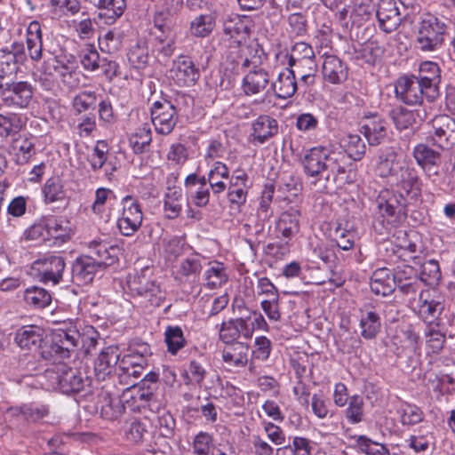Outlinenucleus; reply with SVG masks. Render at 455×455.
Segmentation results:
<instances>
[{
  "mask_svg": "<svg viewBox=\"0 0 455 455\" xmlns=\"http://www.w3.org/2000/svg\"><path fill=\"white\" fill-rule=\"evenodd\" d=\"M82 334L71 323L56 329L42 347L41 357L56 363L76 355Z\"/></svg>",
  "mask_w": 455,
  "mask_h": 455,
  "instance_id": "obj_1",
  "label": "nucleus"
},
{
  "mask_svg": "<svg viewBox=\"0 0 455 455\" xmlns=\"http://www.w3.org/2000/svg\"><path fill=\"white\" fill-rule=\"evenodd\" d=\"M412 156L417 164L423 171L426 178L442 190L450 187L452 175L448 169L442 167V154L426 143H419L414 147Z\"/></svg>",
  "mask_w": 455,
  "mask_h": 455,
  "instance_id": "obj_2",
  "label": "nucleus"
},
{
  "mask_svg": "<svg viewBox=\"0 0 455 455\" xmlns=\"http://www.w3.org/2000/svg\"><path fill=\"white\" fill-rule=\"evenodd\" d=\"M45 377L49 387L65 395H75L92 384V379L76 368H71L66 364H60L55 369H48Z\"/></svg>",
  "mask_w": 455,
  "mask_h": 455,
  "instance_id": "obj_3",
  "label": "nucleus"
},
{
  "mask_svg": "<svg viewBox=\"0 0 455 455\" xmlns=\"http://www.w3.org/2000/svg\"><path fill=\"white\" fill-rule=\"evenodd\" d=\"M446 25L437 17L428 15L421 20L416 36V47L422 52H433L443 43Z\"/></svg>",
  "mask_w": 455,
  "mask_h": 455,
  "instance_id": "obj_4",
  "label": "nucleus"
},
{
  "mask_svg": "<svg viewBox=\"0 0 455 455\" xmlns=\"http://www.w3.org/2000/svg\"><path fill=\"white\" fill-rule=\"evenodd\" d=\"M324 179L326 181L342 185L354 181L353 164L345 151H333L327 148Z\"/></svg>",
  "mask_w": 455,
  "mask_h": 455,
  "instance_id": "obj_5",
  "label": "nucleus"
},
{
  "mask_svg": "<svg viewBox=\"0 0 455 455\" xmlns=\"http://www.w3.org/2000/svg\"><path fill=\"white\" fill-rule=\"evenodd\" d=\"M378 209L387 222L397 224L407 216L408 206L411 204L397 192L383 190L377 198Z\"/></svg>",
  "mask_w": 455,
  "mask_h": 455,
  "instance_id": "obj_6",
  "label": "nucleus"
},
{
  "mask_svg": "<svg viewBox=\"0 0 455 455\" xmlns=\"http://www.w3.org/2000/svg\"><path fill=\"white\" fill-rule=\"evenodd\" d=\"M431 127L427 140L434 146L449 149L455 145V119L449 115H438L432 119Z\"/></svg>",
  "mask_w": 455,
  "mask_h": 455,
  "instance_id": "obj_7",
  "label": "nucleus"
},
{
  "mask_svg": "<svg viewBox=\"0 0 455 455\" xmlns=\"http://www.w3.org/2000/svg\"><path fill=\"white\" fill-rule=\"evenodd\" d=\"M395 92L399 100L409 106H420L427 99L425 85L414 75L400 76Z\"/></svg>",
  "mask_w": 455,
  "mask_h": 455,
  "instance_id": "obj_8",
  "label": "nucleus"
},
{
  "mask_svg": "<svg viewBox=\"0 0 455 455\" xmlns=\"http://www.w3.org/2000/svg\"><path fill=\"white\" fill-rule=\"evenodd\" d=\"M34 94V88L31 84L26 81L6 84L0 90V97L4 106L16 108H26L30 104Z\"/></svg>",
  "mask_w": 455,
  "mask_h": 455,
  "instance_id": "obj_9",
  "label": "nucleus"
},
{
  "mask_svg": "<svg viewBox=\"0 0 455 455\" xmlns=\"http://www.w3.org/2000/svg\"><path fill=\"white\" fill-rule=\"evenodd\" d=\"M122 217L117 220V227L122 235L131 236L137 232L142 224L143 213L140 204L131 196L122 200Z\"/></svg>",
  "mask_w": 455,
  "mask_h": 455,
  "instance_id": "obj_10",
  "label": "nucleus"
},
{
  "mask_svg": "<svg viewBox=\"0 0 455 455\" xmlns=\"http://www.w3.org/2000/svg\"><path fill=\"white\" fill-rule=\"evenodd\" d=\"M151 119L156 132L167 135L172 132L178 121L176 108L166 100L156 101L151 108Z\"/></svg>",
  "mask_w": 455,
  "mask_h": 455,
  "instance_id": "obj_11",
  "label": "nucleus"
},
{
  "mask_svg": "<svg viewBox=\"0 0 455 455\" xmlns=\"http://www.w3.org/2000/svg\"><path fill=\"white\" fill-rule=\"evenodd\" d=\"M370 146L380 145L387 136V123L378 113H369L363 118L360 129Z\"/></svg>",
  "mask_w": 455,
  "mask_h": 455,
  "instance_id": "obj_12",
  "label": "nucleus"
},
{
  "mask_svg": "<svg viewBox=\"0 0 455 455\" xmlns=\"http://www.w3.org/2000/svg\"><path fill=\"white\" fill-rule=\"evenodd\" d=\"M25 54L23 48L12 45V51H3L0 53V90L6 84H11L19 70V64L23 62Z\"/></svg>",
  "mask_w": 455,
  "mask_h": 455,
  "instance_id": "obj_13",
  "label": "nucleus"
},
{
  "mask_svg": "<svg viewBox=\"0 0 455 455\" xmlns=\"http://www.w3.org/2000/svg\"><path fill=\"white\" fill-rule=\"evenodd\" d=\"M416 77L425 85L427 101H435L439 96V84L441 82L439 66L433 61H424L420 64L419 75Z\"/></svg>",
  "mask_w": 455,
  "mask_h": 455,
  "instance_id": "obj_14",
  "label": "nucleus"
},
{
  "mask_svg": "<svg viewBox=\"0 0 455 455\" xmlns=\"http://www.w3.org/2000/svg\"><path fill=\"white\" fill-rule=\"evenodd\" d=\"M400 178L397 182V193L403 196L409 203L417 202L421 195L419 178L411 167H400Z\"/></svg>",
  "mask_w": 455,
  "mask_h": 455,
  "instance_id": "obj_15",
  "label": "nucleus"
},
{
  "mask_svg": "<svg viewBox=\"0 0 455 455\" xmlns=\"http://www.w3.org/2000/svg\"><path fill=\"white\" fill-rule=\"evenodd\" d=\"M100 268V263L93 259V256L82 255L76 258L71 269L73 283L78 285L92 283L95 274Z\"/></svg>",
  "mask_w": 455,
  "mask_h": 455,
  "instance_id": "obj_16",
  "label": "nucleus"
},
{
  "mask_svg": "<svg viewBox=\"0 0 455 455\" xmlns=\"http://www.w3.org/2000/svg\"><path fill=\"white\" fill-rule=\"evenodd\" d=\"M376 16L379 28L386 33L395 31L402 21L401 14L394 0H381Z\"/></svg>",
  "mask_w": 455,
  "mask_h": 455,
  "instance_id": "obj_17",
  "label": "nucleus"
},
{
  "mask_svg": "<svg viewBox=\"0 0 455 455\" xmlns=\"http://www.w3.org/2000/svg\"><path fill=\"white\" fill-rule=\"evenodd\" d=\"M44 331L36 325L22 326L15 333V342L21 349H37L42 352L44 341Z\"/></svg>",
  "mask_w": 455,
  "mask_h": 455,
  "instance_id": "obj_18",
  "label": "nucleus"
},
{
  "mask_svg": "<svg viewBox=\"0 0 455 455\" xmlns=\"http://www.w3.org/2000/svg\"><path fill=\"white\" fill-rule=\"evenodd\" d=\"M326 153L327 148L324 147H315L307 151L301 159V164L307 175L324 178Z\"/></svg>",
  "mask_w": 455,
  "mask_h": 455,
  "instance_id": "obj_19",
  "label": "nucleus"
},
{
  "mask_svg": "<svg viewBox=\"0 0 455 455\" xmlns=\"http://www.w3.org/2000/svg\"><path fill=\"white\" fill-rule=\"evenodd\" d=\"M176 83L180 85L190 86L196 83L200 76L198 68H196L194 62L188 57H180L173 65L172 69Z\"/></svg>",
  "mask_w": 455,
  "mask_h": 455,
  "instance_id": "obj_20",
  "label": "nucleus"
},
{
  "mask_svg": "<svg viewBox=\"0 0 455 455\" xmlns=\"http://www.w3.org/2000/svg\"><path fill=\"white\" fill-rule=\"evenodd\" d=\"M322 72L324 80L332 84H339L347 80L348 68L337 56L327 55L323 63Z\"/></svg>",
  "mask_w": 455,
  "mask_h": 455,
  "instance_id": "obj_21",
  "label": "nucleus"
},
{
  "mask_svg": "<svg viewBox=\"0 0 455 455\" xmlns=\"http://www.w3.org/2000/svg\"><path fill=\"white\" fill-rule=\"evenodd\" d=\"M90 248L94 254L93 259L100 263L101 268H105L116 263L118 259L119 247L110 245L103 241H92Z\"/></svg>",
  "mask_w": 455,
  "mask_h": 455,
  "instance_id": "obj_22",
  "label": "nucleus"
},
{
  "mask_svg": "<svg viewBox=\"0 0 455 455\" xmlns=\"http://www.w3.org/2000/svg\"><path fill=\"white\" fill-rule=\"evenodd\" d=\"M251 136L263 144L278 132L277 121L267 115L259 116L251 124Z\"/></svg>",
  "mask_w": 455,
  "mask_h": 455,
  "instance_id": "obj_23",
  "label": "nucleus"
},
{
  "mask_svg": "<svg viewBox=\"0 0 455 455\" xmlns=\"http://www.w3.org/2000/svg\"><path fill=\"white\" fill-rule=\"evenodd\" d=\"M42 265L41 280L44 283H59L65 268L64 259L60 256L51 255L44 259Z\"/></svg>",
  "mask_w": 455,
  "mask_h": 455,
  "instance_id": "obj_24",
  "label": "nucleus"
},
{
  "mask_svg": "<svg viewBox=\"0 0 455 455\" xmlns=\"http://www.w3.org/2000/svg\"><path fill=\"white\" fill-rule=\"evenodd\" d=\"M300 213L293 208L283 212L278 220L276 229L282 234V236L291 240L299 231Z\"/></svg>",
  "mask_w": 455,
  "mask_h": 455,
  "instance_id": "obj_25",
  "label": "nucleus"
},
{
  "mask_svg": "<svg viewBox=\"0 0 455 455\" xmlns=\"http://www.w3.org/2000/svg\"><path fill=\"white\" fill-rule=\"evenodd\" d=\"M419 315L430 324L438 318L444 308L440 301L429 299L428 291H422L419 293Z\"/></svg>",
  "mask_w": 455,
  "mask_h": 455,
  "instance_id": "obj_26",
  "label": "nucleus"
},
{
  "mask_svg": "<svg viewBox=\"0 0 455 455\" xmlns=\"http://www.w3.org/2000/svg\"><path fill=\"white\" fill-rule=\"evenodd\" d=\"M99 403H100V416L108 420L117 419L125 410L122 401L117 397L113 398L108 392H101L99 395Z\"/></svg>",
  "mask_w": 455,
  "mask_h": 455,
  "instance_id": "obj_27",
  "label": "nucleus"
},
{
  "mask_svg": "<svg viewBox=\"0 0 455 455\" xmlns=\"http://www.w3.org/2000/svg\"><path fill=\"white\" fill-rule=\"evenodd\" d=\"M390 116L395 128L403 131L413 128L417 124V117H419L420 121H423L426 117V111H424L423 116H420L419 111L409 110L403 107H399L390 112Z\"/></svg>",
  "mask_w": 455,
  "mask_h": 455,
  "instance_id": "obj_28",
  "label": "nucleus"
},
{
  "mask_svg": "<svg viewBox=\"0 0 455 455\" xmlns=\"http://www.w3.org/2000/svg\"><path fill=\"white\" fill-rule=\"evenodd\" d=\"M273 88L280 99H288L293 96L298 88L294 71L286 68L281 72L277 80L273 83Z\"/></svg>",
  "mask_w": 455,
  "mask_h": 455,
  "instance_id": "obj_29",
  "label": "nucleus"
},
{
  "mask_svg": "<svg viewBox=\"0 0 455 455\" xmlns=\"http://www.w3.org/2000/svg\"><path fill=\"white\" fill-rule=\"evenodd\" d=\"M119 349L117 347H108L101 350L96 362L94 369L98 374H109L112 369L120 363Z\"/></svg>",
  "mask_w": 455,
  "mask_h": 455,
  "instance_id": "obj_30",
  "label": "nucleus"
},
{
  "mask_svg": "<svg viewBox=\"0 0 455 455\" xmlns=\"http://www.w3.org/2000/svg\"><path fill=\"white\" fill-rule=\"evenodd\" d=\"M400 167H406L401 165L397 160V154L395 150L389 149L387 152H383L379 156L377 162V172L382 178H387L390 176H395L400 172Z\"/></svg>",
  "mask_w": 455,
  "mask_h": 455,
  "instance_id": "obj_31",
  "label": "nucleus"
},
{
  "mask_svg": "<svg viewBox=\"0 0 455 455\" xmlns=\"http://www.w3.org/2000/svg\"><path fill=\"white\" fill-rule=\"evenodd\" d=\"M249 346L243 342H235L223 350L224 362L235 366H244L248 362Z\"/></svg>",
  "mask_w": 455,
  "mask_h": 455,
  "instance_id": "obj_32",
  "label": "nucleus"
},
{
  "mask_svg": "<svg viewBox=\"0 0 455 455\" xmlns=\"http://www.w3.org/2000/svg\"><path fill=\"white\" fill-rule=\"evenodd\" d=\"M27 47L33 60H41L43 51L42 31L39 23L36 21L31 22L28 28Z\"/></svg>",
  "mask_w": 455,
  "mask_h": 455,
  "instance_id": "obj_33",
  "label": "nucleus"
},
{
  "mask_svg": "<svg viewBox=\"0 0 455 455\" xmlns=\"http://www.w3.org/2000/svg\"><path fill=\"white\" fill-rule=\"evenodd\" d=\"M183 202L181 188H169L164 199L166 217L170 220L177 218L182 210Z\"/></svg>",
  "mask_w": 455,
  "mask_h": 455,
  "instance_id": "obj_34",
  "label": "nucleus"
},
{
  "mask_svg": "<svg viewBox=\"0 0 455 455\" xmlns=\"http://www.w3.org/2000/svg\"><path fill=\"white\" fill-rule=\"evenodd\" d=\"M267 84L268 75L261 68L250 72L243 78V89L247 94H255L265 89Z\"/></svg>",
  "mask_w": 455,
  "mask_h": 455,
  "instance_id": "obj_35",
  "label": "nucleus"
},
{
  "mask_svg": "<svg viewBox=\"0 0 455 455\" xmlns=\"http://www.w3.org/2000/svg\"><path fill=\"white\" fill-rule=\"evenodd\" d=\"M45 228L47 234L55 240H60L61 243H65L70 239L71 228L69 227V222L66 220L57 218L48 219Z\"/></svg>",
  "mask_w": 455,
  "mask_h": 455,
  "instance_id": "obj_36",
  "label": "nucleus"
},
{
  "mask_svg": "<svg viewBox=\"0 0 455 455\" xmlns=\"http://www.w3.org/2000/svg\"><path fill=\"white\" fill-rule=\"evenodd\" d=\"M43 193L46 204L62 201L66 198V191L59 177L48 179L43 188Z\"/></svg>",
  "mask_w": 455,
  "mask_h": 455,
  "instance_id": "obj_37",
  "label": "nucleus"
},
{
  "mask_svg": "<svg viewBox=\"0 0 455 455\" xmlns=\"http://www.w3.org/2000/svg\"><path fill=\"white\" fill-rule=\"evenodd\" d=\"M24 299L36 308H44L51 303L52 296L45 289L33 286L25 291Z\"/></svg>",
  "mask_w": 455,
  "mask_h": 455,
  "instance_id": "obj_38",
  "label": "nucleus"
},
{
  "mask_svg": "<svg viewBox=\"0 0 455 455\" xmlns=\"http://www.w3.org/2000/svg\"><path fill=\"white\" fill-rule=\"evenodd\" d=\"M419 278L420 282L424 283L427 286H433L438 284L441 279V271L438 261L435 259H429L425 261L420 266V271Z\"/></svg>",
  "mask_w": 455,
  "mask_h": 455,
  "instance_id": "obj_39",
  "label": "nucleus"
},
{
  "mask_svg": "<svg viewBox=\"0 0 455 455\" xmlns=\"http://www.w3.org/2000/svg\"><path fill=\"white\" fill-rule=\"evenodd\" d=\"M214 27V17L212 14H202L191 22L190 31L195 36L205 37L212 32Z\"/></svg>",
  "mask_w": 455,
  "mask_h": 455,
  "instance_id": "obj_40",
  "label": "nucleus"
},
{
  "mask_svg": "<svg viewBox=\"0 0 455 455\" xmlns=\"http://www.w3.org/2000/svg\"><path fill=\"white\" fill-rule=\"evenodd\" d=\"M148 269H144L141 273L136 275L131 282V287L139 295L147 297L149 293L158 292V285L154 280L147 276Z\"/></svg>",
  "mask_w": 455,
  "mask_h": 455,
  "instance_id": "obj_41",
  "label": "nucleus"
},
{
  "mask_svg": "<svg viewBox=\"0 0 455 455\" xmlns=\"http://www.w3.org/2000/svg\"><path fill=\"white\" fill-rule=\"evenodd\" d=\"M361 334L364 339H371L380 330V318L375 312L369 311L360 320Z\"/></svg>",
  "mask_w": 455,
  "mask_h": 455,
  "instance_id": "obj_42",
  "label": "nucleus"
},
{
  "mask_svg": "<svg viewBox=\"0 0 455 455\" xmlns=\"http://www.w3.org/2000/svg\"><path fill=\"white\" fill-rule=\"evenodd\" d=\"M164 336L168 351L173 355L185 346L186 340L180 326H167Z\"/></svg>",
  "mask_w": 455,
  "mask_h": 455,
  "instance_id": "obj_43",
  "label": "nucleus"
},
{
  "mask_svg": "<svg viewBox=\"0 0 455 455\" xmlns=\"http://www.w3.org/2000/svg\"><path fill=\"white\" fill-rule=\"evenodd\" d=\"M152 140L149 128H140L129 138V143L135 154H141Z\"/></svg>",
  "mask_w": 455,
  "mask_h": 455,
  "instance_id": "obj_44",
  "label": "nucleus"
},
{
  "mask_svg": "<svg viewBox=\"0 0 455 455\" xmlns=\"http://www.w3.org/2000/svg\"><path fill=\"white\" fill-rule=\"evenodd\" d=\"M155 426L160 436L167 439H171L174 436L176 423L169 411H163V413L156 417Z\"/></svg>",
  "mask_w": 455,
  "mask_h": 455,
  "instance_id": "obj_45",
  "label": "nucleus"
},
{
  "mask_svg": "<svg viewBox=\"0 0 455 455\" xmlns=\"http://www.w3.org/2000/svg\"><path fill=\"white\" fill-rule=\"evenodd\" d=\"M348 406L346 409V419L351 424H357L363 420V399L360 395H353L349 397Z\"/></svg>",
  "mask_w": 455,
  "mask_h": 455,
  "instance_id": "obj_46",
  "label": "nucleus"
},
{
  "mask_svg": "<svg viewBox=\"0 0 455 455\" xmlns=\"http://www.w3.org/2000/svg\"><path fill=\"white\" fill-rule=\"evenodd\" d=\"M206 284L211 288L220 286L228 281V275L223 263L213 262L211 267L205 272Z\"/></svg>",
  "mask_w": 455,
  "mask_h": 455,
  "instance_id": "obj_47",
  "label": "nucleus"
},
{
  "mask_svg": "<svg viewBox=\"0 0 455 455\" xmlns=\"http://www.w3.org/2000/svg\"><path fill=\"white\" fill-rule=\"evenodd\" d=\"M154 24L155 28L160 32L159 35L172 36L175 25V16L162 9L156 12Z\"/></svg>",
  "mask_w": 455,
  "mask_h": 455,
  "instance_id": "obj_48",
  "label": "nucleus"
},
{
  "mask_svg": "<svg viewBox=\"0 0 455 455\" xmlns=\"http://www.w3.org/2000/svg\"><path fill=\"white\" fill-rule=\"evenodd\" d=\"M24 420L27 422L36 423L50 413V408L47 404H40L36 403H23Z\"/></svg>",
  "mask_w": 455,
  "mask_h": 455,
  "instance_id": "obj_49",
  "label": "nucleus"
},
{
  "mask_svg": "<svg viewBox=\"0 0 455 455\" xmlns=\"http://www.w3.org/2000/svg\"><path fill=\"white\" fill-rule=\"evenodd\" d=\"M101 62H106V59H100L99 52L95 48L90 46L84 50L81 54V64L84 69L95 71L100 67H104Z\"/></svg>",
  "mask_w": 455,
  "mask_h": 455,
  "instance_id": "obj_50",
  "label": "nucleus"
},
{
  "mask_svg": "<svg viewBox=\"0 0 455 455\" xmlns=\"http://www.w3.org/2000/svg\"><path fill=\"white\" fill-rule=\"evenodd\" d=\"M97 97L94 92L84 91L75 96L73 108L77 113L87 111L96 107Z\"/></svg>",
  "mask_w": 455,
  "mask_h": 455,
  "instance_id": "obj_51",
  "label": "nucleus"
},
{
  "mask_svg": "<svg viewBox=\"0 0 455 455\" xmlns=\"http://www.w3.org/2000/svg\"><path fill=\"white\" fill-rule=\"evenodd\" d=\"M356 446L367 455H389L388 450L383 444L373 442L364 435L356 438Z\"/></svg>",
  "mask_w": 455,
  "mask_h": 455,
  "instance_id": "obj_52",
  "label": "nucleus"
},
{
  "mask_svg": "<svg viewBox=\"0 0 455 455\" xmlns=\"http://www.w3.org/2000/svg\"><path fill=\"white\" fill-rule=\"evenodd\" d=\"M347 155L349 159L359 161L363 158L366 151V146L363 139L357 134H349L347 136Z\"/></svg>",
  "mask_w": 455,
  "mask_h": 455,
  "instance_id": "obj_53",
  "label": "nucleus"
},
{
  "mask_svg": "<svg viewBox=\"0 0 455 455\" xmlns=\"http://www.w3.org/2000/svg\"><path fill=\"white\" fill-rule=\"evenodd\" d=\"M315 59V52L310 44L305 42L296 43L291 51L289 58V66L292 67L294 60H304Z\"/></svg>",
  "mask_w": 455,
  "mask_h": 455,
  "instance_id": "obj_54",
  "label": "nucleus"
},
{
  "mask_svg": "<svg viewBox=\"0 0 455 455\" xmlns=\"http://www.w3.org/2000/svg\"><path fill=\"white\" fill-rule=\"evenodd\" d=\"M149 55L146 47L140 44L133 46L128 52V60L130 64L137 68L141 69L148 64Z\"/></svg>",
  "mask_w": 455,
  "mask_h": 455,
  "instance_id": "obj_55",
  "label": "nucleus"
},
{
  "mask_svg": "<svg viewBox=\"0 0 455 455\" xmlns=\"http://www.w3.org/2000/svg\"><path fill=\"white\" fill-rule=\"evenodd\" d=\"M212 445V436L206 432L198 433L193 442L196 455H208Z\"/></svg>",
  "mask_w": 455,
  "mask_h": 455,
  "instance_id": "obj_56",
  "label": "nucleus"
},
{
  "mask_svg": "<svg viewBox=\"0 0 455 455\" xmlns=\"http://www.w3.org/2000/svg\"><path fill=\"white\" fill-rule=\"evenodd\" d=\"M121 39L122 35L114 28L99 36V44L102 51L106 49L108 52H111L117 48Z\"/></svg>",
  "mask_w": 455,
  "mask_h": 455,
  "instance_id": "obj_57",
  "label": "nucleus"
},
{
  "mask_svg": "<svg viewBox=\"0 0 455 455\" xmlns=\"http://www.w3.org/2000/svg\"><path fill=\"white\" fill-rule=\"evenodd\" d=\"M113 1L109 2V4H104L105 6H101L99 10L98 17L101 20H104L106 24H112L117 18H119L124 12L125 9V1L123 0V6L121 10L118 12L115 7Z\"/></svg>",
  "mask_w": 455,
  "mask_h": 455,
  "instance_id": "obj_58",
  "label": "nucleus"
},
{
  "mask_svg": "<svg viewBox=\"0 0 455 455\" xmlns=\"http://www.w3.org/2000/svg\"><path fill=\"white\" fill-rule=\"evenodd\" d=\"M256 349L252 352V359L259 361H267L271 352V342L265 337H258L255 339Z\"/></svg>",
  "mask_w": 455,
  "mask_h": 455,
  "instance_id": "obj_59",
  "label": "nucleus"
},
{
  "mask_svg": "<svg viewBox=\"0 0 455 455\" xmlns=\"http://www.w3.org/2000/svg\"><path fill=\"white\" fill-rule=\"evenodd\" d=\"M422 419L423 412L419 407L408 404L403 409L401 422L403 425H415L422 421Z\"/></svg>",
  "mask_w": 455,
  "mask_h": 455,
  "instance_id": "obj_60",
  "label": "nucleus"
},
{
  "mask_svg": "<svg viewBox=\"0 0 455 455\" xmlns=\"http://www.w3.org/2000/svg\"><path fill=\"white\" fill-rule=\"evenodd\" d=\"M418 276V271L411 266L402 264L397 266L393 272V279L396 283L411 281Z\"/></svg>",
  "mask_w": 455,
  "mask_h": 455,
  "instance_id": "obj_61",
  "label": "nucleus"
},
{
  "mask_svg": "<svg viewBox=\"0 0 455 455\" xmlns=\"http://www.w3.org/2000/svg\"><path fill=\"white\" fill-rule=\"evenodd\" d=\"M261 308L271 321H280L281 312L279 309V297L267 299L261 301Z\"/></svg>",
  "mask_w": 455,
  "mask_h": 455,
  "instance_id": "obj_62",
  "label": "nucleus"
},
{
  "mask_svg": "<svg viewBox=\"0 0 455 455\" xmlns=\"http://www.w3.org/2000/svg\"><path fill=\"white\" fill-rule=\"evenodd\" d=\"M106 154L107 145L103 142H98L92 154L89 156L90 164L94 171L100 169L104 165L107 160Z\"/></svg>",
  "mask_w": 455,
  "mask_h": 455,
  "instance_id": "obj_63",
  "label": "nucleus"
},
{
  "mask_svg": "<svg viewBox=\"0 0 455 455\" xmlns=\"http://www.w3.org/2000/svg\"><path fill=\"white\" fill-rule=\"evenodd\" d=\"M147 434V426L139 419H133L126 431L127 437L135 443L141 442Z\"/></svg>",
  "mask_w": 455,
  "mask_h": 455,
  "instance_id": "obj_64",
  "label": "nucleus"
}]
</instances>
